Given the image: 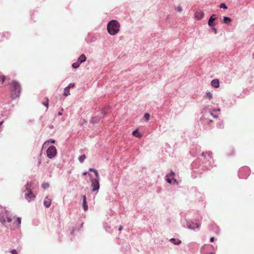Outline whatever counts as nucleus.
I'll return each mask as SVG.
<instances>
[{"label":"nucleus","instance_id":"51","mask_svg":"<svg viewBox=\"0 0 254 254\" xmlns=\"http://www.w3.org/2000/svg\"><path fill=\"white\" fill-rule=\"evenodd\" d=\"M253 58L254 59V53L253 54Z\"/></svg>","mask_w":254,"mask_h":254},{"label":"nucleus","instance_id":"47","mask_svg":"<svg viewBox=\"0 0 254 254\" xmlns=\"http://www.w3.org/2000/svg\"><path fill=\"white\" fill-rule=\"evenodd\" d=\"M3 121H0V127H1V125L3 124Z\"/></svg>","mask_w":254,"mask_h":254},{"label":"nucleus","instance_id":"33","mask_svg":"<svg viewBox=\"0 0 254 254\" xmlns=\"http://www.w3.org/2000/svg\"><path fill=\"white\" fill-rule=\"evenodd\" d=\"M43 188L44 189H46L48 188H49V185L48 183H44L43 184V186H42Z\"/></svg>","mask_w":254,"mask_h":254},{"label":"nucleus","instance_id":"3","mask_svg":"<svg viewBox=\"0 0 254 254\" xmlns=\"http://www.w3.org/2000/svg\"><path fill=\"white\" fill-rule=\"evenodd\" d=\"M10 89L11 98L14 99L19 97L21 89L20 85L18 82L12 81L10 84Z\"/></svg>","mask_w":254,"mask_h":254},{"label":"nucleus","instance_id":"17","mask_svg":"<svg viewBox=\"0 0 254 254\" xmlns=\"http://www.w3.org/2000/svg\"><path fill=\"white\" fill-rule=\"evenodd\" d=\"M83 207L85 211H87L88 209V205L86 202V198L85 195H83Z\"/></svg>","mask_w":254,"mask_h":254},{"label":"nucleus","instance_id":"49","mask_svg":"<svg viewBox=\"0 0 254 254\" xmlns=\"http://www.w3.org/2000/svg\"><path fill=\"white\" fill-rule=\"evenodd\" d=\"M51 142L54 143L55 142V140H53L51 141Z\"/></svg>","mask_w":254,"mask_h":254},{"label":"nucleus","instance_id":"40","mask_svg":"<svg viewBox=\"0 0 254 254\" xmlns=\"http://www.w3.org/2000/svg\"><path fill=\"white\" fill-rule=\"evenodd\" d=\"M212 29L213 30V31H214L215 34L217 33V30L216 28H215V27H212Z\"/></svg>","mask_w":254,"mask_h":254},{"label":"nucleus","instance_id":"39","mask_svg":"<svg viewBox=\"0 0 254 254\" xmlns=\"http://www.w3.org/2000/svg\"><path fill=\"white\" fill-rule=\"evenodd\" d=\"M11 253L12 254H17V253L15 250H13L11 251Z\"/></svg>","mask_w":254,"mask_h":254},{"label":"nucleus","instance_id":"23","mask_svg":"<svg viewBox=\"0 0 254 254\" xmlns=\"http://www.w3.org/2000/svg\"><path fill=\"white\" fill-rule=\"evenodd\" d=\"M85 159L86 156L85 155H82L78 157V160L80 163H82Z\"/></svg>","mask_w":254,"mask_h":254},{"label":"nucleus","instance_id":"30","mask_svg":"<svg viewBox=\"0 0 254 254\" xmlns=\"http://www.w3.org/2000/svg\"><path fill=\"white\" fill-rule=\"evenodd\" d=\"M220 7L221 8L227 9V6L224 3H222L220 4Z\"/></svg>","mask_w":254,"mask_h":254},{"label":"nucleus","instance_id":"21","mask_svg":"<svg viewBox=\"0 0 254 254\" xmlns=\"http://www.w3.org/2000/svg\"><path fill=\"white\" fill-rule=\"evenodd\" d=\"M205 97L208 100H211L213 98L212 94L210 92H206Z\"/></svg>","mask_w":254,"mask_h":254},{"label":"nucleus","instance_id":"22","mask_svg":"<svg viewBox=\"0 0 254 254\" xmlns=\"http://www.w3.org/2000/svg\"><path fill=\"white\" fill-rule=\"evenodd\" d=\"M89 171L90 172H93L96 177H98L99 174L97 170L93 168H89Z\"/></svg>","mask_w":254,"mask_h":254},{"label":"nucleus","instance_id":"46","mask_svg":"<svg viewBox=\"0 0 254 254\" xmlns=\"http://www.w3.org/2000/svg\"><path fill=\"white\" fill-rule=\"evenodd\" d=\"M62 114H63V113L62 112H59L58 113V115L59 116H61Z\"/></svg>","mask_w":254,"mask_h":254},{"label":"nucleus","instance_id":"24","mask_svg":"<svg viewBox=\"0 0 254 254\" xmlns=\"http://www.w3.org/2000/svg\"><path fill=\"white\" fill-rule=\"evenodd\" d=\"M70 94V92H69V90L68 89V88H65L64 89V95L65 96H67L68 95H69Z\"/></svg>","mask_w":254,"mask_h":254},{"label":"nucleus","instance_id":"44","mask_svg":"<svg viewBox=\"0 0 254 254\" xmlns=\"http://www.w3.org/2000/svg\"><path fill=\"white\" fill-rule=\"evenodd\" d=\"M214 241V237H211L210 239V241L211 242H213Z\"/></svg>","mask_w":254,"mask_h":254},{"label":"nucleus","instance_id":"10","mask_svg":"<svg viewBox=\"0 0 254 254\" xmlns=\"http://www.w3.org/2000/svg\"><path fill=\"white\" fill-rule=\"evenodd\" d=\"M105 115V112L103 110H102L101 112V116L100 117L98 116L95 117H93L91 120V122L92 124L97 123L99 121L100 119L104 117Z\"/></svg>","mask_w":254,"mask_h":254},{"label":"nucleus","instance_id":"15","mask_svg":"<svg viewBox=\"0 0 254 254\" xmlns=\"http://www.w3.org/2000/svg\"><path fill=\"white\" fill-rule=\"evenodd\" d=\"M169 241L176 245H179L182 243V241L180 240L175 238H171L170 239Z\"/></svg>","mask_w":254,"mask_h":254},{"label":"nucleus","instance_id":"50","mask_svg":"<svg viewBox=\"0 0 254 254\" xmlns=\"http://www.w3.org/2000/svg\"><path fill=\"white\" fill-rule=\"evenodd\" d=\"M208 254H215L213 252H210V253H208Z\"/></svg>","mask_w":254,"mask_h":254},{"label":"nucleus","instance_id":"27","mask_svg":"<svg viewBox=\"0 0 254 254\" xmlns=\"http://www.w3.org/2000/svg\"><path fill=\"white\" fill-rule=\"evenodd\" d=\"M217 126L220 128H222L224 127V124L222 121H220L217 123Z\"/></svg>","mask_w":254,"mask_h":254},{"label":"nucleus","instance_id":"5","mask_svg":"<svg viewBox=\"0 0 254 254\" xmlns=\"http://www.w3.org/2000/svg\"><path fill=\"white\" fill-rule=\"evenodd\" d=\"M201 156L204 160H206L205 166H207L208 163V168L210 169L213 167V160L212 159L211 153L209 152H202Z\"/></svg>","mask_w":254,"mask_h":254},{"label":"nucleus","instance_id":"45","mask_svg":"<svg viewBox=\"0 0 254 254\" xmlns=\"http://www.w3.org/2000/svg\"><path fill=\"white\" fill-rule=\"evenodd\" d=\"M123 229V227L122 226H120L119 228V230L121 231Z\"/></svg>","mask_w":254,"mask_h":254},{"label":"nucleus","instance_id":"12","mask_svg":"<svg viewBox=\"0 0 254 254\" xmlns=\"http://www.w3.org/2000/svg\"><path fill=\"white\" fill-rule=\"evenodd\" d=\"M195 18L198 20H200L204 16V12L200 10H197L194 14Z\"/></svg>","mask_w":254,"mask_h":254},{"label":"nucleus","instance_id":"35","mask_svg":"<svg viewBox=\"0 0 254 254\" xmlns=\"http://www.w3.org/2000/svg\"><path fill=\"white\" fill-rule=\"evenodd\" d=\"M214 232L216 234H219L220 233V230L218 227H217L216 230H214Z\"/></svg>","mask_w":254,"mask_h":254},{"label":"nucleus","instance_id":"6","mask_svg":"<svg viewBox=\"0 0 254 254\" xmlns=\"http://www.w3.org/2000/svg\"><path fill=\"white\" fill-rule=\"evenodd\" d=\"M91 187L93 188L92 191H98L99 188H100V185H99V175L98 176V177H96L95 178H92L91 177Z\"/></svg>","mask_w":254,"mask_h":254},{"label":"nucleus","instance_id":"25","mask_svg":"<svg viewBox=\"0 0 254 254\" xmlns=\"http://www.w3.org/2000/svg\"><path fill=\"white\" fill-rule=\"evenodd\" d=\"M166 181L169 184H172L173 179L169 178V175H166L165 177Z\"/></svg>","mask_w":254,"mask_h":254},{"label":"nucleus","instance_id":"32","mask_svg":"<svg viewBox=\"0 0 254 254\" xmlns=\"http://www.w3.org/2000/svg\"><path fill=\"white\" fill-rule=\"evenodd\" d=\"M167 175H169V177H174L175 175V173L173 171H171L169 174Z\"/></svg>","mask_w":254,"mask_h":254},{"label":"nucleus","instance_id":"18","mask_svg":"<svg viewBox=\"0 0 254 254\" xmlns=\"http://www.w3.org/2000/svg\"><path fill=\"white\" fill-rule=\"evenodd\" d=\"M132 135H134V136L136 137H138V138H140L142 137V134H140L138 131V130L137 129H135V130H134L133 132H132Z\"/></svg>","mask_w":254,"mask_h":254},{"label":"nucleus","instance_id":"29","mask_svg":"<svg viewBox=\"0 0 254 254\" xmlns=\"http://www.w3.org/2000/svg\"><path fill=\"white\" fill-rule=\"evenodd\" d=\"M0 80L1 82V84H2L5 80V76L3 74L0 75Z\"/></svg>","mask_w":254,"mask_h":254},{"label":"nucleus","instance_id":"4","mask_svg":"<svg viewBox=\"0 0 254 254\" xmlns=\"http://www.w3.org/2000/svg\"><path fill=\"white\" fill-rule=\"evenodd\" d=\"M107 30L110 35H116L120 30V23L115 20L110 21L107 25Z\"/></svg>","mask_w":254,"mask_h":254},{"label":"nucleus","instance_id":"42","mask_svg":"<svg viewBox=\"0 0 254 254\" xmlns=\"http://www.w3.org/2000/svg\"><path fill=\"white\" fill-rule=\"evenodd\" d=\"M43 104H44V105H45L47 108H48V101H47V102H46L43 103Z\"/></svg>","mask_w":254,"mask_h":254},{"label":"nucleus","instance_id":"14","mask_svg":"<svg viewBox=\"0 0 254 254\" xmlns=\"http://www.w3.org/2000/svg\"><path fill=\"white\" fill-rule=\"evenodd\" d=\"M211 85L215 88H218L219 86V80L217 79H213L211 82Z\"/></svg>","mask_w":254,"mask_h":254},{"label":"nucleus","instance_id":"13","mask_svg":"<svg viewBox=\"0 0 254 254\" xmlns=\"http://www.w3.org/2000/svg\"><path fill=\"white\" fill-rule=\"evenodd\" d=\"M216 19V17H215V15L213 14L210 16L209 18L208 21V24L209 26H213L215 25V23L214 22V20Z\"/></svg>","mask_w":254,"mask_h":254},{"label":"nucleus","instance_id":"11","mask_svg":"<svg viewBox=\"0 0 254 254\" xmlns=\"http://www.w3.org/2000/svg\"><path fill=\"white\" fill-rule=\"evenodd\" d=\"M247 171H248V170H247V168L241 169L239 170V173H238L239 177L240 178H244V179L247 178V177L249 176V173H248V174L247 175H243V173L244 172H247Z\"/></svg>","mask_w":254,"mask_h":254},{"label":"nucleus","instance_id":"31","mask_svg":"<svg viewBox=\"0 0 254 254\" xmlns=\"http://www.w3.org/2000/svg\"><path fill=\"white\" fill-rule=\"evenodd\" d=\"M74 86V84L73 83H70L69 84L68 86L66 87V88H68V89L69 90L70 88H73Z\"/></svg>","mask_w":254,"mask_h":254},{"label":"nucleus","instance_id":"9","mask_svg":"<svg viewBox=\"0 0 254 254\" xmlns=\"http://www.w3.org/2000/svg\"><path fill=\"white\" fill-rule=\"evenodd\" d=\"M186 227L190 229L195 230L196 228H199V225L198 223H194L191 220H187Z\"/></svg>","mask_w":254,"mask_h":254},{"label":"nucleus","instance_id":"16","mask_svg":"<svg viewBox=\"0 0 254 254\" xmlns=\"http://www.w3.org/2000/svg\"><path fill=\"white\" fill-rule=\"evenodd\" d=\"M51 204V200L47 197L44 201V205L46 207H49Z\"/></svg>","mask_w":254,"mask_h":254},{"label":"nucleus","instance_id":"7","mask_svg":"<svg viewBox=\"0 0 254 254\" xmlns=\"http://www.w3.org/2000/svg\"><path fill=\"white\" fill-rule=\"evenodd\" d=\"M57 153V149L53 145L50 146L47 150V155L49 159L54 158L56 156Z\"/></svg>","mask_w":254,"mask_h":254},{"label":"nucleus","instance_id":"1","mask_svg":"<svg viewBox=\"0 0 254 254\" xmlns=\"http://www.w3.org/2000/svg\"><path fill=\"white\" fill-rule=\"evenodd\" d=\"M202 116L201 117L200 120L204 124H209L213 123L212 120L208 118L209 116H211L214 119L218 118V115L214 114V112L211 111V109L209 108V106H206L203 109Z\"/></svg>","mask_w":254,"mask_h":254},{"label":"nucleus","instance_id":"2","mask_svg":"<svg viewBox=\"0 0 254 254\" xmlns=\"http://www.w3.org/2000/svg\"><path fill=\"white\" fill-rule=\"evenodd\" d=\"M34 189V183L32 182H28L25 186V189L23 191L24 193V197L28 202L34 200L36 195L32 192Z\"/></svg>","mask_w":254,"mask_h":254},{"label":"nucleus","instance_id":"28","mask_svg":"<svg viewBox=\"0 0 254 254\" xmlns=\"http://www.w3.org/2000/svg\"><path fill=\"white\" fill-rule=\"evenodd\" d=\"M150 116L148 113H145L144 115V118L145 121H148L150 119Z\"/></svg>","mask_w":254,"mask_h":254},{"label":"nucleus","instance_id":"41","mask_svg":"<svg viewBox=\"0 0 254 254\" xmlns=\"http://www.w3.org/2000/svg\"><path fill=\"white\" fill-rule=\"evenodd\" d=\"M87 174L89 175V176H90V177H91V174H90L88 173V172H84L82 173V175H87Z\"/></svg>","mask_w":254,"mask_h":254},{"label":"nucleus","instance_id":"34","mask_svg":"<svg viewBox=\"0 0 254 254\" xmlns=\"http://www.w3.org/2000/svg\"><path fill=\"white\" fill-rule=\"evenodd\" d=\"M176 10H177L178 12H182L183 10L182 8L180 6H178L176 8Z\"/></svg>","mask_w":254,"mask_h":254},{"label":"nucleus","instance_id":"20","mask_svg":"<svg viewBox=\"0 0 254 254\" xmlns=\"http://www.w3.org/2000/svg\"><path fill=\"white\" fill-rule=\"evenodd\" d=\"M232 19L228 17L224 16L223 18V22L226 24H229Z\"/></svg>","mask_w":254,"mask_h":254},{"label":"nucleus","instance_id":"43","mask_svg":"<svg viewBox=\"0 0 254 254\" xmlns=\"http://www.w3.org/2000/svg\"><path fill=\"white\" fill-rule=\"evenodd\" d=\"M75 231V229L74 228H72L70 231V234H73L74 233V232Z\"/></svg>","mask_w":254,"mask_h":254},{"label":"nucleus","instance_id":"37","mask_svg":"<svg viewBox=\"0 0 254 254\" xmlns=\"http://www.w3.org/2000/svg\"><path fill=\"white\" fill-rule=\"evenodd\" d=\"M211 111H212L214 112H220V110L219 108H217V109L216 108H214L213 109H211Z\"/></svg>","mask_w":254,"mask_h":254},{"label":"nucleus","instance_id":"19","mask_svg":"<svg viewBox=\"0 0 254 254\" xmlns=\"http://www.w3.org/2000/svg\"><path fill=\"white\" fill-rule=\"evenodd\" d=\"M86 58L84 54H82L79 58L78 61H79V63L81 64L84 62L86 61Z\"/></svg>","mask_w":254,"mask_h":254},{"label":"nucleus","instance_id":"48","mask_svg":"<svg viewBox=\"0 0 254 254\" xmlns=\"http://www.w3.org/2000/svg\"><path fill=\"white\" fill-rule=\"evenodd\" d=\"M232 154H230V155H233V154L234 153V150H232Z\"/></svg>","mask_w":254,"mask_h":254},{"label":"nucleus","instance_id":"8","mask_svg":"<svg viewBox=\"0 0 254 254\" xmlns=\"http://www.w3.org/2000/svg\"><path fill=\"white\" fill-rule=\"evenodd\" d=\"M11 220L12 219L10 216H9L8 214L7 213H5V215H2L0 218V222L6 226L7 224H9L11 222Z\"/></svg>","mask_w":254,"mask_h":254},{"label":"nucleus","instance_id":"36","mask_svg":"<svg viewBox=\"0 0 254 254\" xmlns=\"http://www.w3.org/2000/svg\"><path fill=\"white\" fill-rule=\"evenodd\" d=\"M16 224L18 225H20L21 223V218L20 217H18L16 221Z\"/></svg>","mask_w":254,"mask_h":254},{"label":"nucleus","instance_id":"38","mask_svg":"<svg viewBox=\"0 0 254 254\" xmlns=\"http://www.w3.org/2000/svg\"><path fill=\"white\" fill-rule=\"evenodd\" d=\"M172 184H178V182L177 181V180L175 179H173V183Z\"/></svg>","mask_w":254,"mask_h":254},{"label":"nucleus","instance_id":"26","mask_svg":"<svg viewBox=\"0 0 254 254\" xmlns=\"http://www.w3.org/2000/svg\"><path fill=\"white\" fill-rule=\"evenodd\" d=\"M80 64L79 62H75L72 64V66L74 68H76L79 66Z\"/></svg>","mask_w":254,"mask_h":254}]
</instances>
